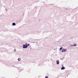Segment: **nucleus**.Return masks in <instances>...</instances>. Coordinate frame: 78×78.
<instances>
[{
    "label": "nucleus",
    "instance_id": "f257e3e1",
    "mask_svg": "<svg viewBox=\"0 0 78 78\" xmlns=\"http://www.w3.org/2000/svg\"><path fill=\"white\" fill-rule=\"evenodd\" d=\"M23 48H27V43H26L25 44H23Z\"/></svg>",
    "mask_w": 78,
    "mask_h": 78
},
{
    "label": "nucleus",
    "instance_id": "f03ea898",
    "mask_svg": "<svg viewBox=\"0 0 78 78\" xmlns=\"http://www.w3.org/2000/svg\"><path fill=\"white\" fill-rule=\"evenodd\" d=\"M67 51L66 49H63L62 51V52H65V51Z\"/></svg>",
    "mask_w": 78,
    "mask_h": 78
},
{
    "label": "nucleus",
    "instance_id": "7ed1b4c3",
    "mask_svg": "<svg viewBox=\"0 0 78 78\" xmlns=\"http://www.w3.org/2000/svg\"><path fill=\"white\" fill-rule=\"evenodd\" d=\"M59 60H57L56 61V63L57 64H59Z\"/></svg>",
    "mask_w": 78,
    "mask_h": 78
},
{
    "label": "nucleus",
    "instance_id": "20e7f679",
    "mask_svg": "<svg viewBox=\"0 0 78 78\" xmlns=\"http://www.w3.org/2000/svg\"><path fill=\"white\" fill-rule=\"evenodd\" d=\"M61 70H64L65 69V67H63L61 68Z\"/></svg>",
    "mask_w": 78,
    "mask_h": 78
},
{
    "label": "nucleus",
    "instance_id": "39448f33",
    "mask_svg": "<svg viewBox=\"0 0 78 78\" xmlns=\"http://www.w3.org/2000/svg\"><path fill=\"white\" fill-rule=\"evenodd\" d=\"M12 24L13 26H14V25H16V23H13Z\"/></svg>",
    "mask_w": 78,
    "mask_h": 78
},
{
    "label": "nucleus",
    "instance_id": "423d86ee",
    "mask_svg": "<svg viewBox=\"0 0 78 78\" xmlns=\"http://www.w3.org/2000/svg\"><path fill=\"white\" fill-rule=\"evenodd\" d=\"M62 47H61V48H60V50H62Z\"/></svg>",
    "mask_w": 78,
    "mask_h": 78
},
{
    "label": "nucleus",
    "instance_id": "0eeeda50",
    "mask_svg": "<svg viewBox=\"0 0 78 78\" xmlns=\"http://www.w3.org/2000/svg\"><path fill=\"white\" fill-rule=\"evenodd\" d=\"M73 46H76V44H75L74 45H73Z\"/></svg>",
    "mask_w": 78,
    "mask_h": 78
},
{
    "label": "nucleus",
    "instance_id": "6e6552de",
    "mask_svg": "<svg viewBox=\"0 0 78 78\" xmlns=\"http://www.w3.org/2000/svg\"><path fill=\"white\" fill-rule=\"evenodd\" d=\"M18 61H20V58H18Z\"/></svg>",
    "mask_w": 78,
    "mask_h": 78
},
{
    "label": "nucleus",
    "instance_id": "1a4fd4ad",
    "mask_svg": "<svg viewBox=\"0 0 78 78\" xmlns=\"http://www.w3.org/2000/svg\"><path fill=\"white\" fill-rule=\"evenodd\" d=\"M29 45H30V44H27V46L28 47V46H29Z\"/></svg>",
    "mask_w": 78,
    "mask_h": 78
},
{
    "label": "nucleus",
    "instance_id": "9d476101",
    "mask_svg": "<svg viewBox=\"0 0 78 78\" xmlns=\"http://www.w3.org/2000/svg\"><path fill=\"white\" fill-rule=\"evenodd\" d=\"M14 51H16V49H15L14 50Z\"/></svg>",
    "mask_w": 78,
    "mask_h": 78
},
{
    "label": "nucleus",
    "instance_id": "9b49d317",
    "mask_svg": "<svg viewBox=\"0 0 78 78\" xmlns=\"http://www.w3.org/2000/svg\"><path fill=\"white\" fill-rule=\"evenodd\" d=\"M45 78H48V76H46Z\"/></svg>",
    "mask_w": 78,
    "mask_h": 78
}]
</instances>
